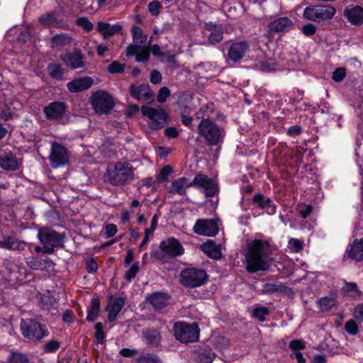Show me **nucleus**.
Masks as SVG:
<instances>
[{
    "instance_id": "61",
    "label": "nucleus",
    "mask_w": 363,
    "mask_h": 363,
    "mask_svg": "<svg viewBox=\"0 0 363 363\" xmlns=\"http://www.w3.org/2000/svg\"><path fill=\"white\" fill-rule=\"evenodd\" d=\"M302 31L306 35L310 36L315 33L316 27L313 23H308L303 26Z\"/></svg>"
},
{
    "instance_id": "13",
    "label": "nucleus",
    "mask_w": 363,
    "mask_h": 363,
    "mask_svg": "<svg viewBox=\"0 0 363 363\" xmlns=\"http://www.w3.org/2000/svg\"><path fill=\"white\" fill-rule=\"evenodd\" d=\"M193 230L199 235L213 237L218 234V226L213 219H199L195 223Z\"/></svg>"
},
{
    "instance_id": "29",
    "label": "nucleus",
    "mask_w": 363,
    "mask_h": 363,
    "mask_svg": "<svg viewBox=\"0 0 363 363\" xmlns=\"http://www.w3.org/2000/svg\"><path fill=\"white\" fill-rule=\"evenodd\" d=\"M0 167L4 169L14 171L18 169V162L11 153H5L0 156Z\"/></svg>"
},
{
    "instance_id": "62",
    "label": "nucleus",
    "mask_w": 363,
    "mask_h": 363,
    "mask_svg": "<svg viewBox=\"0 0 363 363\" xmlns=\"http://www.w3.org/2000/svg\"><path fill=\"white\" fill-rule=\"evenodd\" d=\"M162 81V74L156 69H154L150 73V82L154 84H157Z\"/></svg>"
},
{
    "instance_id": "33",
    "label": "nucleus",
    "mask_w": 363,
    "mask_h": 363,
    "mask_svg": "<svg viewBox=\"0 0 363 363\" xmlns=\"http://www.w3.org/2000/svg\"><path fill=\"white\" fill-rule=\"evenodd\" d=\"M143 337L149 345L157 347L161 342L160 333L156 330H147L142 333Z\"/></svg>"
},
{
    "instance_id": "58",
    "label": "nucleus",
    "mask_w": 363,
    "mask_h": 363,
    "mask_svg": "<svg viewBox=\"0 0 363 363\" xmlns=\"http://www.w3.org/2000/svg\"><path fill=\"white\" fill-rule=\"evenodd\" d=\"M140 48L141 45L138 44L134 43L129 45L125 50V55L127 57H132L133 55L136 56Z\"/></svg>"
},
{
    "instance_id": "27",
    "label": "nucleus",
    "mask_w": 363,
    "mask_h": 363,
    "mask_svg": "<svg viewBox=\"0 0 363 363\" xmlns=\"http://www.w3.org/2000/svg\"><path fill=\"white\" fill-rule=\"evenodd\" d=\"M122 28L121 25L111 26L109 23L104 21L98 22L97 30L102 33L104 38H108L115 33H119Z\"/></svg>"
},
{
    "instance_id": "22",
    "label": "nucleus",
    "mask_w": 363,
    "mask_h": 363,
    "mask_svg": "<svg viewBox=\"0 0 363 363\" xmlns=\"http://www.w3.org/2000/svg\"><path fill=\"white\" fill-rule=\"evenodd\" d=\"M125 303V299L122 297H117L112 302L108 303L106 307V311L108 312V322H113L116 320L118 315L123 308Z\"/></svg>"
},
{
    "instance_id": "41",
    "label": "nucleus",
    "mask_w": 363,
    "mask_h": 363,
    "mask_svg": "<svg viewBox=\"0 0 363 363\" xmlns=\"http://www.w3.org/2000/svg\"><path fill=\"white\" fill-rule=\"evenodd\" d=\"M215 353L211 349H205L199 356L201 363H212L215 358Z\"/></svg>"
},
{
    "instance_id": "36",
    "label": "nucleus",
    "mask_w": 363,
    "mask_h": 363,
    "mask_svg": "<svg viewBox=\"0 0 363 363\" xmlns=\"http://www.w3.org/2000/svg\"><path fill=\"white\" fill-rule=\"evenodd\" d=\"M289 288L281 284L266 283L263 285L262 291L263 294L286 293Z\"/></svg>"
},
{
    "instance_id": "63",
    "label": "nucleus",
    "mask_w": 363,
    "mask_h": 363,
    "mask_svg": "<svg viewBox=\"0 0 363 363\" xmlns=\"http://www.w3.org/2000/svg\"><path fill=\"white\" fill-rule=\"evenodd\" d=\"M354 317L360 321H363V303L358 304L354 309Z\"/></svg>"
},
{
    "instance_id": "46",
    "label": "nucleus",
    "mask_w": 363,
    "mask_h": 363,
    "mask_svg": "<svg viewBox=\"0 0 363 363\" xmlns=\"http://www.w3.org/2000/svg\"><path fill=\"white\" fill-rule=\"evenodd\" d=\"M269 314V309L267 307H257L253 311V317L257 318L259 321L265 320V317Z\"/></svg>"
},
{
    "instance_id": "32",
    "label": "nucleus",
    "mask_w": 363,
    "mask_h": 363,
    "mask_svg": "<svg viewBox=\"0 0 363 363\" xmlns=\"http://www.w3.org/2000/svg\"><path fill=\"white\" fill-rule=\"evenodd\" d=\"M349 257L357 261L363 260V239L354 241L350 248L347 250Z\"/></svg>"
},
{
    "instance_id": "23",
    "label": "nucleus",
    "mask_w": 363,
    "mask_h": 363,
    "mask_svg": "<svg viewBox=\"0 0 363 363\" xmlns=\"http://www.w3.org/2000/svg\"><path fill=\"white\" fill-rule=\"evenodd\" d=\"M345 16L354 25L363 23V9L359 6L347 7L345 10Z\"/></svg>"
},
{
    "instance_id": "11",
    "label": "nucleus",
    "mask_w": 363,
    "mask_h": 363,
    "mask_svg": "<svg viewBox=\"0 0 363 363\" xmlns=\"http://www.w3.org/2000/svg\"><path fill=\"white\" fill-rule=\"evenodd\" d=\"M190 185L201 189L206 197L215 196L218 191L217 183L203 174H196Z\"/></svg>"
},
{
    "instance_id": "64",
    "label": "nucleus",
    "mask_w": 363,
    "mask_h": 363,
    "mask_svg": "<svg viewBox=\"0 0 363 363\" xmlns=\"http://www.w3.org/2000/svg\"><path fill=\"white\" fill-rule=\"evenodd\" d=\"M164 133L165 135L169 138H174L178 135V131L174 127L167 128Z\"/></svg>"
},
{
    "instance_id": "55",
    "label": "nucleus",
    "mask_w": 363,
    "mask_h": 363,
    "mask_svg": "<svg viewBox=\"0 0 363 363\" xmlns=\"http://www.w3.org/2000/svg\"><path fill=\"white\" fill-rule=\"evenodd\" d=\"M172 172V168L167 165L165 166L164 167H163L158 177H157V180L159 182H166L168 180V177L169 175L171 174Z\"/></svg>"
},
{
    "instance_id": "1",
    "label": "nucleus",
    "mask_w": 363,
    "mask_h": 363,
    "mask_svg": "<svg viewBox=\"0 0 363 363\" xmlns=\"http://www.w3.org/2000/svg\"><path fill=\"white\" fill-rule=\"evenodd\" d=\"M268 242L255 240L247 245L245 255L246 269L248 272L266 271L271 266L273 259L269 257L270 250Z\"/></svg>"
},
{
    "instance_id": "38",
    "label": "nucleus",
    "mask_w": 363,
    "mask_h": 363,
    "mask_svg": "<svg viewBox=\"0 0 363 363\" xmlns=\"http://www.w3.org/2000/svg\"><path fill=\"white\" fill-rule=\"evenodd\" d=\"M50 76L55 79L61 80L63 78V69L60 65L52 63L48 66Z\"/></svg>"
},
{
    "instance_id": "25",
    "label": "nucleus",
    "mask_w": 363,
    "mask_h": 363,
    "mask_svg": "<svg viewBox=\"0 0 363 363\" xmlns=\"http://www.w3.org/2000/svg\"><path fill=\"white\" fill-rule=\"evenodd\" d=\"M190 184L191 182H189L187 178L179 177L172 182L169 186V192L184 195L186 193V189L191 186Z\"/></svg>"
},
{
    "instance_id": "3",
    "label": "nucleus",
    "mask_w": 363,
    "mask_h": 363,
    "mask_svg": "<svg viewBox=\"0 0 363 363\" xmlns=\"http://www.w3.org/2000/svg\"><path fill=\"white\" fill-rule=\"evenodd\" d=\"M197 129L199 134L205 139L206 144L211 146L221 143L225 134V130L209 118H203Z\"/></svg>"
},
{
    "instance_id": "31",
    "label": "nucleus",
    "mask_w": 363,
    "mask_h": 363,
    "mask_svg": "<svg viewBox=\"0 0 363 363\" xmlns=\"http://www.w3.org/2000/svg\"><path fill=\"white\" fill-rule=\"evenodd\" d=\"M203 252L209 257L219 259L222 257L220 247L213 241L209 240L201 245Z\"/></svg>"
},
{
    "instance_id": "53",
    "label": "nucleus",
    "mask_w": 363,
    "mask_h": 363,
    "mask_svg": "<svg viewBox=\"0 0 363 363\" xmlns=\"http://www.w3.org/2000/svg\"><path fill=\"white\" fill-rule=\"evenodd\" d=\"M170 96V90L167 86L162 87L158 92L157 100L160 103L164 102Z\"/></svg>"
},
{
    "instance_id": "59",
    "label": "nucleus",
    "mask_w": 363,
    "mask_h": 363,
    "mask_svg": "<svg viewBox=\"0 0 363 363\" xmlns=\"http://www.w3.org/2000/svg\"><path fill=\"white\" fill-rule=\"evenodd\" d=\"M260 69L263 72H271L275 69V63L273 60H271L262 62Z\"/></svg>"
},
{
    "instance_id": "37",
    "label": "nucleus",
    "mask_w": 363,
    "mask_h": 363,
    "mask_svg": "<svg viewBox=\"0 0 363 363\" xmlns=\"http://www.w3.org/2000/svg\"><path fill=\"white\" fill-rule=\"evenodd\" d=\"M131 32L134 43L142 45L146 42L147 37L146 35L143 34V30L140 27L133 26L131 28Z\"/></svg>"
},
{
    "instance_id": "56",
    "label": "nucleus",
    "mask_w": 363,
    "mask_h": 363,
    "mask_svg": "<svg viewBox=\"0 0 363 363\" xmlns=\"http://www.w3.org/2000/svg\"><path fill=\"white\" fill-rule=\"evenodd\" d=\"M60 345L58 341L55 340H50L44 345V351L48 353L54 352L60 347Z\"/></svg>"
},
{
    "instance_id": "2",
    "label": "nucleus",
    "mask_w": 363,
    "mask_h": 363,
    "mask_svg": "<svg viewBox=\"0 0 363 363\" xmlns=\"http://www.w3.org/2000/svg\"><path fill=\"white\" fill-rule=\"evenodd\" d=\"M136 169L128 162H116L107 166L104 181L114 186H123L136 179Z\"/></svg>"
},
{
    "instance_id": "52",
    "label": "nucleus",
    "mask_w": 363,
    "mask_h": 363,
    "mask_svg": "<svg viewBox=\"0 0 363 363\" xmlns=\"http://www.w3.org/2000/svg\"><path fill=\"white\" fill-rule=\"evenodd\" d=\"M345 330L350 335H354L358 332V327L356 322L354 320H350L345 323Z\"/></svg>"
},
{
    "instance_id": "21",
    "label": "nucleus",
    "mask_w": 363,
    "mask_h": 363,
    "mask_svg": "<svg viewBox=\"0 0 363 363\" xmlns=\"http://www.w3.org/2000/svg\"><path fill=\"white\" fill-rule=\"evenodd\" d=\"M205 29L210 32L208 37L209 45H215L222 40L223 31L221 26L208 22L205 23Z\"/></svg>"
},
{
    "instance_id": "44",
    "label": "nucleus",
    "mask_w": 363,
    "mask_h": 363,
    "mask_svg": "<svg viewBox=\"0 0 363 363\" xmlns=\"http://www.w3.org/2000/svg\"><path fill=\"white\" fill-rule=\"evenodd\" d=\"M288 247L293 252H299L303 249V242L296 238L289 240Z\"/></svg>"
},
{
    "instance_id": "50",
    "label": "nucleus",
    "mask_w": 363,
    "mask_h": 363,
    "mask_svg": "<svg viewBox=\"0 0 363 363\" xmlns=\"http://www.w3.org/2000/svg\"><path fill=\"white\" fill-rule=\"evenodd\" d=\"M161 8L162 6L157 0H154L148 4V11L152 16L159 15Z\"/></svg>"
},
{
    "instance_id": "12",
    "label": "nucleus",
    "mask_w": 363,
    "mask_h": 363,
    "mask_svg": "<svg viewBox=\"0 0 363 363\" xmlns=\"http://www.w3.org/2000/svg\"><path fill=\"white\" fill-rule=\"evenodd\" d=\"M49 160L53 168L65 166L69 161L67 149L57 143H53Z\"/></svg>"
},
{
    "instance_id": "39",
    "label": "nucleus",
    "mask_w": 363,
    "mask_h": 363,
    "mask_svg": "<svg viewBox=\"0 0 363 363\" xmlns=\"http://www.w3.org/2000/svg\"><path fill=\"white\" fill-rule=\"evenodd\" d=\"M319 306L323 311H329L335 306L337 301L331 297H323L319 300Z\"/></svg>"
},
{
    "instance_id": "35",
    "label": "nucleus",
    "mask_w": 363,
    "mask_h": 363,
    "mask_svg": "<svg viewBox=\"0 0 363 363\" xmlns=\"http://www.w3.org/2000/svg\"><path fill=\"white\" fill-rule=\"evenodd\" d=\"M72 43V38L66 34H59L51 38V46L56 48H62L65 45Z\"/></svg>"
},
{
    "instance_id": "5",
    "label": "nucleus",
    "mask_w": 363,
    "mask_h": 363,
    "mask_svg": "<svg viewBox=\"0 0 363 363\" xmlns=\"http://www.w3.org/2000/svg\"><path fill=\"white\" fill-rule=\"evenodd\" d=\"M38 237L40 242L45 245L44 254L51 255L55 252V247L63 245L65 236L49 228L40 229Z\"/></svg>"
},
{
    "instance_id": "40",
    "label": "nucleus",
    "mask_w": 363,
    "mask_h": 363,
    "mask_svg": "<svg viewBox=\"0 0 363 363\" xmlns=\"http://www.w3.org/2000/svg\"><path fill=\"white\" fill-rule=\"evenodd\" d=\"M252 201L261 209H264L269 203H272V200L269 197H266L260 193L253 196Z\"/></svg>"
},
{
    "instance_id": "30",
    "label": "nucleus",
    "mask_w": 363,
    "mask_h": 363,
    "mask_svg": "<svg viewBox=\"0 0 363 363\" xmlns=\"http://www.w3.org/2000/svg\"><path fill=\"white\" fill-rule=\"evenodd\" d=\"M26 263L28 266L33 270L45 269L53 264L52 260L49 258L42 259L35 257H28L26 259Z\"/></svg>"
},
{
    "instance_id": "48",
    "label": "nucleus",
    "mask_w": 363,
    "mask_h": 363,
    "mask_svg": "<svg viewBox=\"0 0 363 363\" xmlns=\"http://www.w3.org/2000/svg\"><path fill=\"white\" fill-rule=\"evenodd\" d=\"M95 338L97 340L99 343L102 344L104 342V338H105V333L103 330L104 325L101 323H97L95 325Z\"/></svg>"
},
{
    "instance_id": "51",
    "label": "nucleus",
    "mask_w": 363,
    "mask_h": 363,
    "mask_svg": "<svg viewBox=\"0 0 363 363\" xmlns=\"http://www.w3.org/2000/svg\"><path fill=\"white\" fill-rule=\"evenodd\" d=\"M77 24L86 31L91 30L94 27L93 24L85 17L79 18L77 20Z\"/></svg>"
},
{
    "instance_id": "60",
    "label": "nucleus",
    "mask_w": 363,
    "mask_h": 363,
    "mask_svg": "<svg viewBox=\"0 0 363 363\" xmlns=\"http://www.w3.org/2000/svg\"><path fill=\"white\" fill-rule=\"evenodd\" d=\"M117 227L115 224L110 223L105 226V234L107 238H110L117 233Z\"/></svg>"
},
{
    "instance_id": "16",
    "label": "nucleus",
    "mask_w": 363,
    "mask_h": 363,
    "mask_svg": "<svg viewBox=\"0 0 363 363\" xmlns=\"http://www.w3.org/2000/svg\"><path fill=\"white\" fill-rule=\"evenodd\" d=\"M60 57L65 65L72 69L83 67L85 64L84 57L79 49H74L72 52L63 54Z\"/></svg>"
},
{
    "instance_id": "20",
    "label": "nucleus",
    "mask_w": 363,
    "mask_h": 363,
    "mask_svg": "<svg viewBox=\"0 0 363 363\" xmlns=\"http://www.w3.org/2000/svg\"><path fill=\"white\" fill-rule=\"evenodd\" d=\"M93 82V79L89 77H79L68 82L67 87L70 92L77 93L89 89Z\"/></svg>"
},
{
    "instance_id": "47",
    "label": "nucleus",
    "mask_w": 363,
    "mask_h": 363,
    "mask_svg": "<svg viewBox=\"0 0 363 363\" xmlns=\"http://www.w3.org/2000/svg\"><path fill=\"white\" fill-rule=\"evenodd\" d=\"M29 359L22 353L13 352L9 358L10 363H28Z\"/></svg>"
},
{
    "instance_id": "9",
    "label": "nucleus",
    "mask_w": 363,
    "mask_h": 363,
    "mask_svg": "<svg viewBox=\"0 0 363 363\" xmlns=\"http://www.w3.org/2000/svg\"><path fill=\"white\" fill-rule=\"evenodd\" d=\"M207 274L203 269L188 268L182 271L180 282L184 286L199 287L206 282Z\"/></svg>"
},
{
    "instance_id": "18",
    "label": "nucleus",
    "mask_w": 363,
    "mask_h": 363,
    "mask_svg": "<svg viewBox=\"0 0 363 363\" xmlns=\"http://www.w3.org/2000/svg\"><path fill=\"white\" fill-rule=\"evenodd\" d=\"M170 296L164 292H155L145 298L147 304H150L155 311L162 310L169 303Z\"/></svg>"
},
{
    "instance_id": "10",
    "label": "nucleus",
    "mask_w": 363,
    "mask_h": 363,
    "mask_svg": "<svg viewBox=\"0 0 363 363\" xmlns=\"http://www.w3.org/2000/svg\"><path fill=\"white\" fill-rule=\"evenodd\" d=\"M141 112L148 118L147 124L152 130L160 129L167 122L168 116L162 108L143 106L141 108Z\"/></svg>"
},
{
    "instance_id": "17",
    "label": "nucleus",
    "mask_w": 363,
    "mask_h": 363,
    "mask_svg": "<svg viewBox=\"0 0 363 363\" xmlns=\"http://www.w3.org/2000/svg\"><path fill=\"white\" fill-rule=\"evenodd\" d=\"M249 50L250 46L245 41L234 43L228 50V57L233 62H240Z\"/></svg>"
},
{
    "instance_id": "4",
    "label": "nucleus",
    "mask_w": 363,
    "mask_h": 363,
    "mask_svg": "<svg viewBox=\"0 0 363 363\" xmlns=\"http://www.w3.org/2000/svg\"><path fill=\"white\" fill-rule=\"evenodd\" d=\"M21 330L23 336L32 342H40L49 335L46 326L33 319H23Z\"/></svg>"
},
{
    "instance_id": "43",
    "label": "nucleus",
    "mask_w": 363,
    "mask_h": 363,
    "mask_svg": "<svg viewBox=\"0 0 363 363\" xmlns=\"http://www.w3.org/2000/svg\"><path fill=\"white\" fill-rule=\"evenodd\" d=\"M138 363H162L159 357L155 354H145L137 358Z\"/></svg>"
},
{
    "instance_id": "7",
    "label": "nucleus",
    "mask_w": 363,
    "mask_h": 363,
    "mask_svg": "<svg viewBox=\"0 0 363 363\" xmlns=\"http://www.w3.org/2000/svg\"><path fill=\"white\" fill-rule=\"evenodd\" d=\"M176 338L183 343L195 342L199 340V329L196 323H177L174 326Z\"/></svg>"
},
{
    "instance_id": "57",
    "label": "nucleus",
    "mask_w": 363,
    "mask_h": 363,
    "mask_svg": "<svg viewBox=\"0 0 363 363\" xmlns=\"http://www.w3.org/2000/svg\"><path fill=\"white\" fill-rule=\"evenodd\" d=\"M306 347V344L303 340H294L289 342V347L294 350V352H297L298 350L304 349Z\"/></svg>"
},
{
    "instance_id": "45",
    "label": "nucleus",
    "mask_w": 363,
    "mask_h": 363,
    "mask_svg": "<svg viewBox=\"0 0 363 363\" xmlns=\"http://www.w3.org/2000/svg\"><path fill=\"white\" fill-rule=\"evenodd\" d=\"M39 22L45 26H50L53 25L56 22L54 13H47L42 15L39 18Z\"/></svg>"
},
{
    "instance_id": "54",
    "label": "nucleus",
    "mask_w": 363,
    "mask_h": 363,
    "mask_svg": "<svg viewBox=\"0 0 363 363\" xmlns=\"http://www.w3.org/2000/svg\"><path fill=\"white\" fill-rule=\"evenodd\" d=\"M139 271V266L138 263H134L130 268L126 272L125 278L127 281H130L135 278Z\"/></svg>"
},
{
    "instance_id": "14",
    "label": "nucleus",
    "mask_w": 363,
    "mask_h": 363,
    "mask_svg": "<svg viewBox=\"0 0 363 363\" xmlns=\"http://www.w3.org/2000/svg\"><path fill=\"white\" fill-rule=\"evenodd\" d=\"M67 105L64 102L55 101L50 103L43 108V113L49 121L61 119L67 111Z\"/></svg>"
},
{
    "instance_id": "28",
    "label": "nucleus",
    "mask_w": 363,
    "mask_h": 363,
    "mask_svg": "<svg viewBox=\"0 0 363 363\" xmlns=\"http://www.w3.org/2000/svg\"><path fill=\"white\" fill-rule=\"evenodd\" d=\"M342 294L353 299H358L363 293L358 289L355 283L344 281L343 286H342Z\"/></svg>"
},
{
    "instance_id": "8",
    "label": "nucleus",
    "mask_w": 363,
    "mask_h": 363,
    "mask_svg": "<svg viewBox=\"0 0 363 363\" xmlns=\"http://www.w3.org/2000/svg\"><path fill=\"white\" fill-rule=\"evenodd\" d=\"M335 13V8L330 5H314L304 9L303 17L309 21L320 22L332 18Z\"/></svg>"
},
{
    "instance_id": "6",
    "label": "nucleus",
    "mask_w": 363,
    "mask_h": 363,
    "mask_svg": "<svg viewBox=\"0 0 363 363\" xmlns=\"http://www.w3.org/2000/svg\"><path fill=\"white\" fill-rule=\"evenodd\" d=\"M90 103L93 110L97 114H107L114 106L113 98L104 91L92 93Z\"/></svg>"
},
{
    "instance_id": "34",
    "label": "nucleus",
    "mask_w": 363,
    "mask_h": 363,
    "mask_svg": "<svg viewBox=\"0 0 363 363\" xmlns=\"http://www.w3.org/2000/svg\"><path fill=\"white\" fill-rule=\"evenodd\" d=\"M101 308L100 300L99 298L91 299L90 307L88 310L86 320L89 322H94L99 315Z\"/></svg>"
},
{
    "instance_id": "42",
    "label": "nucleus",
    "mask_w": 363,
    "mask_h": 363,
    "mask_svg": "<svg viewBox=\"0 0 363 363\" xmlns=\"http://www.w3.org/2000/svg\"><path fill=\"white\" fill-rule=\"evenodd\" d=\"M150 49L148 46H142L136 55L135 60L138 62H145L150 58Z\"/></svg>"
},
{
    "instance_id": "49",
    "label": "nucleus",
    "mask_w": 363,
    "mask_h": 363,
    "mask_svg": "<svg viewBox=\"0 0 363 363\" xmlns=\"http://www.w3.org/2000/svg\"><path fill=\"white\" fill-rule=\"evenodd\" d=\"M124 69L125 65L121 64L118 61H113L108 67V71L111 74L122 73Z\"/></svg>"
},
{
    "instance_id": "24",
    "label": "nucleus",
    "mask_w": 363,
    "mask_h": 363,
    "mask_svg": "<svg viewBox=\"0 0 363 363\" xmlns=\"http://www.w3.org/2000/svg\"><path fill=\"white\" fill-rule=\"evenodd\" d=\"M0 247L10 250L21 251L25 249V242L11 236H4L0 240Z\"/></svg>"
},
{
    "instance_id": "15",
    "label": "nucleus",
    "mask_w": 363,
    "mask_h": 363,
    "mask_svg": "<svg viewBox=\"0 0 363 363\" xmlns=\"http://www.w3.org/2000/svg\"><path fill=\"white\" fill-rule=\"evenodd\" d=\"M160 247L168 257H175L184 253V248L178 240L171 238L161 242Z\"/></svg>"
},
{
    "instance_id": "26",
    "label": "nucleus",
    "mask_w": 363,
    "mask_h": 363,
    "mask_svg": "<svg viewBox=\"0 0 363 363\" xmlns=\"http://www.w3.org/2000/svg\"><path fill=\"white\" fill-rule=\"evenodd\" d=\"M292 26V21L287 17L279 18L269 24V30L272 33L287 30Z\"/></svg>"
},
{
    "instance_id": "19",
    "label": "nucleus",
    "mask_w": 363,
    "mask_h": 363,
    "mask_svg": "<svg viewBox=\"0 0 363 363\" xmlns=\"http://www.w3.org/2000/svg\"><path fill=\"white\" fill-rule=\"evenodd\" d=\"M129 90L130 95L138 101L148 102L153 99V94L148 84H143L140 86L131 84Z\"/></svg>"
}]
</instances>
